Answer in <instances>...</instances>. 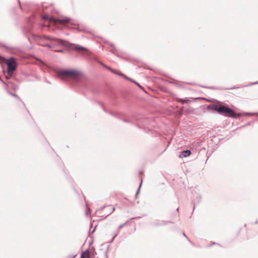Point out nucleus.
<instances>
[{
  "mask_svg": "<svg viewBox=\"0 0 258 258\" xmlns=\"http://www.w3.org/2000/svg\"><path fill=\"white\" fill-rule=\"evenodd\" d=\"M57 51L59 52H62L63 50H57Z\"/></svg>",
  "mask_w": 258,
  "mask_h": 258,
  "instance_id": "25",
  "label": "nucleus"
},
{
  "mask_svg": "<svg viewBox=\"0 0 258 258\" xmlns=\"http://www.w3.org/2000/svg\"><path fill=\"white\" fill-rule=\"evenodd\" d=\"M89 209H88V210H87V211H86V215H88V212H89Z\"/></svg>",
  "mask_w": 258,
  "mask_h": 258,
  "instance_id": "27",
  "label": "nucleus"
},
{
  "mask_svg": "<svg viewBox=\"0 0 258 258\" xmlns=\"http://www.w3.org/2000/svg\"><path fill=\"white\" fill-rule=\"evenodd\" d=\"M105 207V206H104V207H103L102 208H101V209L98 210L97 211V212H98V213H100V212H101L103 211V209H104Z\"/></svg>",
  "mask_w": 258,
  "mask_h": 258,
  "instance_id": "20",
  "label": "nucleus"
},
{
  "mask_svg": "<svg viewBox=\"0 0 258 258\" xmlns=\"http://www.w3.org/2000/svg\"><path fill=\"white\" fill-rule=\"evenodd\" d=\"M182 235H183V236L184 237H185V238L188 240V241L189 242L191 243V241L188 239V238L186 236V235H185V234L184 233H183H183H182Z\"/></svg>",
  "mask_w": 258,
  "mask_h": 258,
  "instance_id": "18",
  "label": "nucleus"
},
{
  "mask_svg": "<svg viewBox=\"0 0 258 258\" xmlns=\"http://www.w3.org/2000/svg\"><path fill=\"white\" fill-rule=\"evenodd\" d=\"M103 66H104L105 68H106L107 69H108V70H109V71H112V69H111L110 67H108V66H105V65H104Z\"/></svg>",
  "mask_w": 258,
  "mask_h": 258,
  "instance_id": "19",
  "label": "nucleus"
},
{
  "mask_svg": "<svg viewBox=\"0 0 258 258\" xmlns=\"http://www.w3.org/2000/svg\"><path fill=\"white\" fill-rule=\"evenodd\" d=\"M80 73L75 70H61L58 73L59 77L66 76L72 79H76L80 75Z\"/></svg>",
  "mask_w": 258,
  "mask_h": 258,
  "instance_id": "2",
  "label": "nucleus"
},
{
  "mask_svg": "<svg viewBox=\"0 0 258 258\" xmlns=\"http://www.w3.org/2000/svg\"><path fill=\"white\" fill-rule=\"evenodd\" d=\"M118 75L121 76V77H123V78H124V79H125L126 80H130V81H131L132 82H134L135 84L137 83V82H136L135 81L132 80L131 78H129L128 77H126V76H125L123 74H118Z\"/></svg>",
  "mask_w": 258,
  "mask_h": 258,
  "instance_id": "10",
  "label": "nucleus"
},
{
  "mask_svg": "<svg viewBox=\"0 0 258 258\" xmlns=\"http://www.w3.org/2000/svg\"><path fill=\"white\" fill-rule=\"evenodd\" d=\"M8 93L11 95V96H14L16 98H17L18 100H20V97L16 94H14V93H11L9 90L7 91Z\"/></svg>",
  "mask_w": 258,
  "mask_h": 258,
  "instance_id": "15",
  "label": "nucleus"
},
{
  "mask_svg": "<svg viewBox=\"0 0 258 258\" xmlns=\"http://www.w3.org/2000/svg\"><path fill=\"white\" fill-rule=\"evenodd\" d=\"M46 46L49 48H52L53 47V45H50V44H46Z\"/></svg>",
  "mask_w": 258,
  "mask_h": 258,
  "instance_id": "21",
  "label": "nucleus"
},
{
  "mask_svg": "<svg viewBox=\"0 0 258 258\" xmlns=\"http://www.w3.org/2000/svg\"><path fill=\"white\" fill-rule=\"evenodd\" d=\"M106 208L108 210V212L106 215H102V217H103L104 218H106L108 215H109L110 214H111L114 211V208L112 207L111 206H107Z\"/></svg>",
  "mask_w": 258,
  "mask_h": 258,
  "instance_id": "6",
  "label": "nucleus"
},
{
  "mask_svg": "<svg viewBox=\"0 0 258 258\" xmlns=\"http://www.w3.org/2000/svg\"><path fill=\"white\" fill-rule=\"evenodd\" d=\"M45 39L50 40L53 42H55L58 45H64L63 43L64 40L62 39H59L55 37H51L49 36H45Z\"/></svg>",
  "mask_w": 258,
  "mask_h": 258,
  "instance_id": "5",
  "label": "nucleus"
},
{
  "mask_svg": "<svg viewBox=\"0 0 258 258\" xmlns=\"http://www.w3.org/2000/svg\"><path fill=\"white\" fill-rule=\"evenodd\" d=\"M116 235H115L113 237L112 239V241H113V240H114V239L115 237L116 236Z\"/></svg>",
  "mask_w": 258,
  "mask_h": 258,
  "instance_id": "28",
  "label": "nucleus"
},
{
  "mask_svg": "<svg viewBox=\"0 0 258 258\" xmlns=\"http://www.w3.org/2000/svg\"><path fill=\"white\" fill-rule=\"evenodd\" d=\"M136 85H137L140 88H142V86L137 82V83H136Z\"/></svg>",
  "mask_w": 258,
  "mask_h": 258,
  "instance_id": "22",
  "label": "nucleus"
},
{
  "mask_svg": "<svg viewBox=\"0 0 258 258\" xmlns=\"http://www.w3.org/2000/svg\"><path fill=\"white\" fill-rule=\"evenodd\" d=\"M180 102H182V103H184V101H183L182 100H180Z\"/></svg>",
  "mask_w": 258,
  "mask_h": 258,
  "instance_id": "30",
  "label": "nucleus"
},
{
  "mask_svg": "<svg viewBox=\"0 0 258 258\" xmlns=\"http://www.w3.org/2000/svg\"><path fill=\"white\" fill-rule=\"evenodd\" d=\"M43 18H44V19H47L46 17H45V16H44V17H43Z\"/></svg>",
  "mask_w": 258,
  "mask_h": 258,
  "instance_id": "31",
  "label": "nucleus"
},
{
  "mask_svg": "<svg viewBox=\"0 0 258 258\" xmlns=\"http://www.w3.org/2000/svg\"><path fill=\"white\" fill-rule=\"evenodd\" d=\"M81 258H90L89 249H87L85 251L82 252L81 255Z\"/></svg>",
  "mask_w": 258,
  "mask_h": 258,
  "instance_id": "8",
  "label": "nucleus"
},
{
  "mask_svg": "<svg viewBox=\"0 0 258 258\" xmlns=\"http://www.w3.org/2000/svg\"><path fill=\"white\" fill-rule=\"evenodd\" d=\"M8 66V74L9 77L6 76L7 79H9L13 74L14 71L17 67V63L14 57H11L9 59L7 62Z\"/></svg>",
  "mask_w": 258,
  "mask_h": 258,
  "instance_id": "3",
  "label": "nucleus"
},
{
  "mask_svg": "<svg viewBox=\"0 0 258 258\" xmlns=\"http://www.w3.org/2000/svg\"><path fill=\"white\" fill-rule=\"evenodd\" d=\"M118 75L121 76V77H123V78H124V79H125L126 80H130V81H131L132 82H134L135 84L137 83V82H136L135 81L132 80L131 78H129L128 77H126V76H125L123 74H118Z\"/></svg>",
  "mask_w": 258,
  "mask_h": 258,
  "instance_id": "9",
  "label": "nucleus"
},
{
  "mask_svg": "<svg viewBox=\"0 0 258 258\" xmlns=\"http://www.w3.org/2000/svg\"><path fill=\"white\" fill-rule=\"evenodd\" d=\"M238 88V87H233V88H232V89H237V88Z\"/></svg>",
  "mask_w": 258,
  "mask_h": 258,
  "instance_id": "29",
  "label": "nucleus"
},
{
  "mask_svg": "<svg viewBox=\"0 0 258 258\" xmlns=\"http://www.w3.org/2000/svg\"><path fill=\"white\" fill-rule=\"evenodd\" d=\"M118 75L121 76V77H123V78H124V79H125L126 80H130V81H131L132 82H134L135 84L137 83V82H136L135 81L132 80L131 78H129L128 77H126V76H125L123 74H118Z\"/></svg>",
  "mask_w": 258,
  "mask_h": 258,
  "instance_id": "11",
  "label": "nucleus"
},
{
  "mask_svg": "<svg viewBox=\"0 0 258 258\" xmlns=\"http://www.w3.org/2000/svg\"><path fill=\"white\" fill-rule=\"evenodd\" d=\"M258 84V82L252 83L250 85H255V84Z\"/></svg>",
  "mask_w": 258,
  "mask_h": 258,
  "instance_id": "23",
  "label": "nucleus"
},
{
  "mask_svg": "<svg viewBox=\"0 0 258 258\" xmlns=\"http://www.w3.org/2000/svg\"><path fill=\"white\" fill-rule=\"evenodd\" d=\"M0 81L3 82L4 84H5V83L4 82V81L0 78Z\"/></svg>",
  "mask_w": 258,
  "mask_h": 258,
  "instance_id": "26",
  "label": "nucleus"
},
{
  "mask_svg": "<svg viewBox=\"0 0 258 258\" xmlns=\"http://www.w3.org/2000/svg\"><path fill=\"white\" fill-rule=\"evenodd\" d=\"M190 154H191V151L189 150H187L182 151L179 156L180 157H186L189 156L190 155Z\"/></svg>",
  "mask_w": 258,
  "mask_h": 258,
  "instance_id": "7",
  "label": "nucleus"
},
{
  "mask_svg": "<svg viewBox=\"0 0 258 258\" xmlns=\"http://www.w3.org/2000/svg\"><path fill=\"white\" fill-rule=\"evenodd\" d=\"M208 108L210 109L214 110L220 114L227 117L238 118L241 116L240 114L236 113L233 109L225 105L218 106L216 104H213L208 106Z\"/></svg>",
  "mask_w": 258,
  "mask_h": 258,
  "instance_id": "1",
  "label": "nucleus"
},
{
  "mask_svg": "<svg viewBox=\"0 0 258 258\" xmlns=\"http://www.w3.org/2000/svg\"><path fill=\"white\" fill-rule=\"evenodd\" d=\"M18 88V87L17 86H14V87H13V89H14V90L17 89Z\"/></svg>",
  "mask_w": 258,
  "mask_h": 258,
  "instance_id": "24",
  "label": "nucleus"
},
{
  "mask_svg": "<svg viewBox=\"0 0 258 258\" xmlns=\"http://www.w3.org/2000/svg\"><path fill=\"white\" fill-rule=\"evenodd\" d=\"M126 224V222H125L124 223L120 225L119 226L118 228V230H119L120 228H121L124 225H125Z\"/></svg>",
  "mask_w": 258,
  "mask_h": 258,
  "instance_id": "17",
  "label": "nucleus"
},
{
  "mask_svg": "<svg viewBox=\"0 0 258 258\" xmlns=\"http://www.w3.org/2000/svg\"><path fill=\"white\" fill-rule=\"evenodd\" d=\"M49 21L53 22L55 23L62 24V23L65 22H69L71 20L70 18L68 17H64L60 19H56L53 17H51L49 18Z\"/></svg>",
  "mask_w": 258,
  "mask_h": 258,
  "instance_id": "4",
  "label": "nucleus"
},
{
  "mask_svg": "<svg viewBox=\"0 0 258 258\" xmlns=\"http://www.w3.org/2000/svg\"><path fill=\"white\" fill-rule=\"evenodd\" d=\"M142 182H143V180H142V178H141V180L140 181V185H139V187L137 190V193H136V197L137 198V195L139 194L140 192V188H141V186L142 185Z\"/></svg>",
  "mask_w": 258,
  "mask_h": 258,
  "instance_id": "14",
  "label": "nucleus"
},
{
  "mask_svg": "<svg viewBox=\"0 0 258 258\" xmlns=\"http://www.w3.org/2000/svg\"><path fill=\"white\" fill-rule=\"evenodd\" d=\"M118 75L121 76V77H123V78H124V79H125L126 80H130V81H131L132 82H134L135 84L137 83V82H136L135 81L132 80L131 78H129L128 77H126V76H125L123 74H118Z\"/></svg>",
  "mask_w": 258,
  "mask_h": 258,
  "instance_id": "12",
  "label": "nucleus"
},
{
  "mask_svg": "<svg viewBox=\"0 0 258 258\" xmlns=\"http://www.w3.org/2000/svg\"><path fill=\"white\" fill-rule=\"evenodd\" d=\"M75 50H87V49L84 47L81 46L80 45H76L74 48Z\"/></svg>",
  "mask_w": 258,
  "mask_h": 258,
  "instance_id": "13",
  "label": "nucleus"
},
{
  "mask_svg": "<svg viewBox=\"0 0 258 258\" xmlns=\"http://www.w3.org/2000/svg\"><path fill=\"white\" fill-rule=\"evenodd\" d=\"M111 72H112L113 73L117 74L118 75V74H122L121 72H120L117 70H113V69H112V71Z\"/></svg>",
  "mask_w": 258,
  "mask_h": 258,
  "instance_id": "16",
  "label": "nucleus"
}]
</instances>
